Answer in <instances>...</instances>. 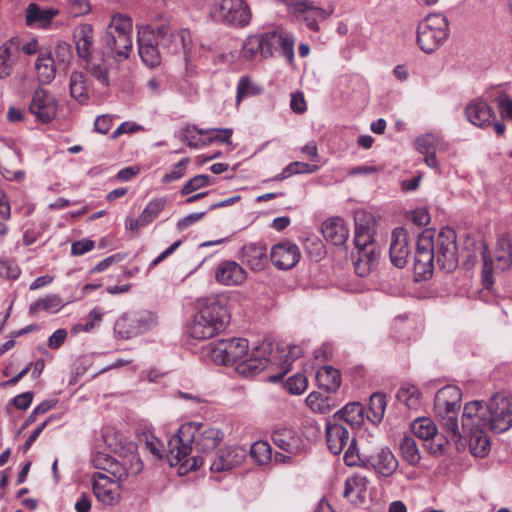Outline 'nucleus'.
I'll return each mask as SVG.
<instances>
[{
  "label": "nucleus",
  "instance_id": "1",
  "mask_svg": "<svg viewBox=\"0 0 512 512\" xmlns=\"http://www.w3.org/2000/svg\"><path fill=\"white\" fill-rule=\"evenodd\" d=\"M137 42L139 56L150 68L161 64L160 49L174 55L182 54L186 63L191 60L194 49L191 32L187 29L174 32L165 20L139 26Z\"/></svg>",
  "mask_w": 512,
  "mask_h": 512
},
{
  "label": "nucleus",
  "instance_id": "2",
  "mask_svg": "<svg viewBox=\"0 0 512 512\" xmlns=\"http://www.w3.org/2000/svg\"><path fill=\"white\" fill-rule=\"evenodd\" d=\"M224 433L215 427L200 422H188L180 426L178 432L168 441L167 457L171 466L181 464L187 470H196L205 463L202 456L189 458L192 443L199 454L212 452L222 442Z\"/></svg>",
  "mask_w": 512,
  "mask_h": 512
},
{
  "label": "nucleus",
  "instance_id": "3",
  "mask_svg": "<svg viewBox=\"0 0 512 512\" xmlns=\"http://www.w3.org/2000/svg\"><path fill=\"white\" fill-rule=\"evenodd\" d=\"M229 323L226 307L216 298L209 299L195 314L188 326V334L197 340H206L223 331Z\"/></svg>",
  "mask_w": 512,
  "mask_h": 512
},
{
  "label": "nucleus",
  "instance_id": "4",
  "mask_svg": "<svg viewBox=\"0 0 512 512\" xmlns=\"http://www.w3.org/2000/svg\"><path fill=\"white\" fill-rule=\"evenodd\" d=\"M125 451L124 454L119 455V458L107 453L96 452L92 455L91 462L96 469L102 470L103 473L118 480H126L129 476L140 474L144 463L134 443H129Z\"/></svg>",
  "mask_w": 512,
  "mask_h": 512
},
{
  "label": "nucleus",
  "instance_id": "5",
  "mask_svg": "<svg viewBox=\"0 0 512 512\" xmlns=\"http://www.w3.org/2000/svg\"><path fill=\"white\" fill-rule=\"evenodd\" d=\"M450 34L449 21L441 13H430L417 26V43L425 53H432L440 48Z\"/></svg>",
  "mask_w": 512,
  "mask_h": 512
},
{
  "label": "nucleus",
  "instance_id": "6",
  "mask_svg": "<svg viewBox=\"0 0 512 512\" xmlns=\"http://www.w3.org/2000/svg\"><path fill=\"white\" fill-rule=\"evenodd\" d=\"M344 462L347 466L372 467L376 473L389 477L398 468V460L393 452L387 448H381L375 455L361 456L358 452L356 440L353 439L349 448L344 453Z\"/></svg>",
  "mask_w": 512,
  "mask_h": 512
},
{
  "label": "nucleus",
  "instance_id": "7",
  "mask_svg": "<svg viewBox=\"0 0 512 512\" xmlns=\"http://www.w3.org/2000/svg\"><path fill=\"white\" fill-rule=\"evenodd\" d=\"M482 428L495 433H504L512 427V396L501 392L494 394L486 404V419Z\"/></svg>",
  "mask_w": 512,
  "mask_h": 512
},
{
  "label": "nucleus",
  "instance_id": "8",
  "mask_svg": "<svg viewBox=\"0 0 512 512\" xmlns=\"http://www.w3.org/2000/svg\"><path fill=\"white\" fill-rule=\"evenodd\" d=\"M209 14L215 22L236 28L248 26L252 19L245 0H219L210 7Z\"/></svg>",
  "mask_w": 512,
  "mask_h": 512
},
{
  "label": "nucleus",
  "instance_id": "9",
  "mask_svg": "<svg viewBox=\"0 0 512 512\" xmlns=\"http://www.w3.org/2000/svg\"><path fill=\"white\" fill-rule=\"evenodd\" d=\"M433 252L437 265L446 272L453 271L458 265L455 231L444 227L435 235L433 231Z\"/></svg>",
  "mask_w": 512,
  "mask_h": 512
},
{
  "label": "nucleus",
  "instance_id": "10",
  "mask_svg": "<svg viewBox=\"0 0 512 512\" xmlns=\"http://www.w3.org/2000/svg\"><path fill=\"white\" fill-rule=\"evenodd\" d=\"M209 356L217 364H233L248 355V341L244 338H231L209 344Z\"/></svg>",
  "mask_w": 512,
  "mask_h": 512
},
{
  "label": "nucleus",
  "instance_id": "11",
  "mask_svg": "<svg viewBox=\"0 0 512 512\" xmlns=\"http://www.w3.org/2000/svg\"><path fill=\"white\" fill-rule=\"evenodd\" d=\"M433 230H424L417 239L414 257V273L417 280H425L432 276L434 260Z\"/></svg>",
  "mask_w": 512,
  "mask_h": 512
},
{
  "label": "nucleus",
  "instance_id": "12",
  "mask_svg": "<svg viewBox=\"0 0 512 512\" xmlns=\"http://www.w3.org/2000/svg\"><path fill=\"white\" fill-rule=\"evenodd\" d=\"M264 58H270L280 51L289 63L294 60V39L283 29H275L261 34Z\"/></svg>",
  "mask_w": 512,
  "mask_h": 512
},
{
  "label": "nucleus",
  "instance_id": "13",
  "mask_svg": "<svg viewBox=\"0 0 512 512\" xmlns=\"http://www.w3.org/2000/svg\"><path fill=\"white\" fill-rule=\"evenodd\" d=\"M29 111L37 121L43 124L49 123L57 115L58 101L52 93L38 87L32 94Z\"/></svg>",
  "mask_w": 512,
  "mask_h": 512
},
{
  "label": "nucleus",
  "instance_id": "14",
  "mask_svg": "<svg viewBox=\"0 0 512 512\" xmlns=\"http://www.w3.org/2000/svg\"><path fill=\"white\" fill-rule=\"evenodd\" d=\"M93 492L98 501L104 505L113 506L119 503L121 498V482L103 472L93 474Z\"/></svg>",
  "mask_w": 512,
  "mask_h": 512
},
{
  "label": "nucleus",
  "instance_id": "15",
  "mask_svg": "<svg viewBox=\"0 0 512 512\" xmlns=\"http://www.w3.org/2000/svg\"><path fill=\"white\" fill-rule=\"evenodd\" d=\"M150 328L147 316L140 313H125L114 324V332L121 339H130Z\"/></svg>",
  "mask_w": 512,
  "mask_h": 512
},
{
  "label": "nucleus",
  "instance_id": "16",
  "mask_svg": "<svg viewBox=\"0 0 512 512\" xmlns=\"http://www.w3.org/2000/svg\"><path fill=\"white\" fill-rule=\"evenodd\" d=\"M268 354H270V345L263 343L256 346L251 354L248 353L240 363L237 364L236 371L245 377L253 376L266 368L268 364Z\"/></svg>",
  "mask_w": 512,
  "mask_h": 512
},
{
  "label": "nucleus",
  "instance_id": "17",
  "mask_svg": "<svg viewBox=\"0 0 512 512\" xmlns=\"http://www.w3.org/2000/svg\"><path fill=\"white\" fill-rule=\"evenodd\" d=\"M102 47L105 55L118 62H122L130 56L132 38L105 32L102 37Z\"/></svg>",
  "mask_w": 512,
  "mask_h": 512
},
{
  "label": "nucleus",
  "instance_id": "18",
  "mask_svg": "<svg viewBox=\"0 0 512 512\" xmlns=\"http://www.w3.org/2000/svg\"><path fill=\"white\" fill-rule=\"evenodd\" d=\"M300 257L298 246L289 241L274 245L270 252L272 264L280 270L293 268L299 262Z\"/></svg>",
  "mask_w": 512,
  "mask_h": 512
},
{
  "label": "nucleus",
  "instance_id": "19",
  "mask_svg": "<svg viewBox=\"0 0 512 512\" xmlns=\"http://www.w3.org/2000/svg\"><path fill=\"white\" fill-rule=\"evenodd\" d=\"M246 458V450L240 446H230L221 449L210 461L212 472H223L241 465Z\"/></svg>",
  "mask_w": 512,
  "mask_h": 512
},
{
  "label": "nucleus",
  "instance_id": "20",
  "mask_svg": "<svg viewBox=\"0 0 512 512\" xmlns=\"http://www.w3.org/2000/svg\"><path fill=\"white\" fill-rule=\"evenodd\" d=\"M353 439L342 423L333 418L326 421V442L332 454H340L345 446H350Z\"/></svg>",
  "mask_w": 512,
  "mask_h": 512
},
{
  "label": "nucleus",
  "instance_id": "21",
  "mask_svg": "<svg viewBox=\"0 0 512 512\" xmlns=\"http://www.w3.org/2000/svg\"><path fill=\"white\" fill-rule=\"evenodd\" d=\"M408 235L404 228H395L392 232L389 249L390 260L398 268H403L409 256Z\"/></svg>",
  "mask_w": 512,
  "mask_h": 512
},
{
  "label": "nucleus",
  "instance_id": "22",
  "mask_svg": "<svg viewBox=\"0 0 512 512\" xmlns=\"http://www.w3.org/2000/svg\"><path fill=\"white\" fill-rule=\"evenodd\" d=\"M215 278L226 286L241 285L247 278L245 269L235 261H222L216 268Z\"/></svg>",
  "mask_w": 512,
  "mask_h": 512
},
{
  "label": "nucleus",
  "instance_id": "23",
  "mask_svg": "<svg viewBox=\"0 0 512 512\" xmlns=\"http://www.w3.org/2000/svg\"><path fill=\"white\" fill-rule=\"evenodd\" d=\"M272 441L276 447L291 455H298L305 451L302 437L289 429L274 431Z\"/></svg>",
  "mask_w": 512,
  "mask_h": 512
},
{
  "label": "nucleus",
  "instance_id": "24",
  "mask_svg": "<svg viewBox=\"0 0 512 512\" xmlns=\"http://www.w3.org/2000/svg\"><path fill=\"white\" fill-rule=\"evenodd\" d=\"M465 115L470 123L480 128L490 125L495 116L493 109L482 99L471 101L465 108Z\"/></svg>",
  "mask_w": 512,
  "mask_h": 512
},
{
  "label": "nucleus",
  "instance_id": "25",
  "mask_svg": "<svg viewBox=\"0 0 512 512\" xmlns=\"http://www.w3.org/2000/svg\"><path fill=\"white\" fill-rule=\"evenodd\" d=\"M58 14L59 11L57 9L41 8L36 3H30L26 8L25 22L29 27L46 29Z\"/></svg>",
  "mask_w": 512,
  "mask_h": 512
},
{
  "label": "nucleus",
  "instance_id": "26",
  "mask_svg": "<svg viewBox=\"0 0 512 512\" xmlns=\"http://www.w3.org/2000/svg\"><path fill=\"white\" fill-rule=\"evenodd\" d=\"M242 261L253 271H262L268 265L267 248L265 245L250 243L242 247Z\"/></svg>",
  "mask_w": 512,
  "mask_h": 512
},
{
  "label": "nucleus",
  "instance_id": "27",
  "mask_svg": "<svg viewBox=\"0 0 512 512\" xmlns=\"http://www.w3.org/2000/svg\"><path fill=\"white\" fill-rule=\"evenodd\" d=\"M348 228L340 217H331L322 224V234L326 241L334 245H343L348 239Z\"/></svg>",
  "mask_w": 512,
  "mask_h": 512
},
{
  "label": "nucleus",
  "instance_id": "28",
  "mask_svg": "<svg viewBox=\"0 0 512 512\" xmlns=\"http://www.w3.org/2000/svg\"><path fill=\"white\" fill-rule=\"evenodd\" d=\"M369 481L365 476L354 474L344 483L343 497L350 503H363Z\"/></svg>",
  "mask_w": 512,
  "mask_h": 512
},
{
  "label": "nucleus",
  "instance_id": "29",
  "mask_svg": "<svg viewBox=\"0 0 512 512\" xmlns=\"http://www.w3.org/2000/svg\"><path fill=\"white\" fill-rule=\"evenodd\" d=\"M37 78L42 84L51 83L56 76V60L51 51H41L35 62Z\"/></svg>",
  "mask_w": 512,
  "mask_h": 512
},
{
  "label": "nucleus",
  "instance_id": "30",
  "mask_svg": "<svg viewBox=\"0 0 512 512\" xmlns=\"http://www.w3.org/2000/svg\"><path fill=\"white\" fill-rule=\"evenodd\" d=\"M482 419H486V407L482 401H471L464 406L462 414V427L464 430L482 428Z\"/></svg>",
  "mask_w": 512,
  "mask_h": 512
},
{
  "label": "nucleus",
  "instance_id": "31",
  "mask_svg": "<svg viewBox=\"0 0 512 512\" xmlns=\"http://www.w3.org/2000/svg\"><path fill=\"white\" fill-rule=\"evenodd\" d=\"M19 53V46L12 41L5 42L0 46V79L11 75Z\"/></svg>",
  "mask_w": 512,
  "mask_h": 512
},
{
  "label": "nucleus",
  "instance_id": "32",
  "mask_svg": "<svg viewBox=\"0 0 512 512\" xmlns=\"http://www.w3.org/2000/svg\"><path fill=\"white\" fill-rule=\"evenodd\" d=\"M94 31L91 25L83 24L74 31V41L77 54L83 59H87L93 49Z\"/></svg>",
  "mask_w": 512,
  "mask_h": 512
},
{
  "label": "nucleus",
  "instance_id": "33",
  "mask_svg": "<svg viewBox=\"0 0 512 512\" xmlns=\"http://www.w3.org/2000/svg\"><path fill=\"white\" fill-rule=\"evenodd\" d=\"M316 381L327 392H336L341 385V373L333 366L326 365L317 371Z\"/></svg>",
  "mask_w": 512,
  "mask_h": 512
},
{
  "label": "nucleus",
  "instance_id": "34",
  "mask_svg": "<svg viewBox=\"0 0 512 512\" xmlns=\"http://www.w3.org/2000/svg\"><path fill=\"white\" fill-rule=\"evenodd\" d=\"M364 410L361 404L352 402L346 404L342 409L338 410L332 418L336 421L349 424L351 427L360 426L364 420Z\"/></svg>",
  "mask_w": 512,
  "mask_h": 512
},
{
  "label": "nucleus",
  "instance_id": "35",
  "mask_svg": "<svg viewBox=\"0 0 512 512\" xmlns=\"http://www.w3.org/2000/svg\"><path fill=\"white\" fill-rule=\"evenodd\" d=\"M63 299L57 294H48L45 297L39 298L33 302L29 307V313L34 315L40 311H45L51 314L59 312L64 307Z\"/></svg>",
  "mask_w": 512,
  "mask_h": 512
},
{
  "label": "nucleus",
  "instance_id": "36",
  "mask_svg": "<svg viewBox=\"0 0 512 512\" xmlns=\"http://www.w3.org/2000/svg\"><path fill=\"white\" fill-rule=\"evenodd\" d=\"M488 428H475L470 433V450L476 457H485L490 450V439L484 433Z\"/></svg>",
  "mask_w": 512,
  "mask_h": 512
},
{
  "label": "nucleus",
  "instance_id": "37",
  "mask_svg": "<svg viewBox=\"0 0 512 512\" xmlns=\"http://www.w3.org/2000/svg\"><path fill=\"white\" fill-rule=\"evenodd\" d=\"M70 95L80 104H84L89 99V90L81 72L74 71L70 75Z\"/></svg>",
  "mask_w": 512,
  "mask_h": 512
},
{
  "label": "nucleus",
  "instance_id": "38",
  "mask_svg": "<svg viewBox=\"0 0 512 512\" xmlns=\"http://www.w3.org/2000/svg\"><path fill=\"white\" fill-rule=\"evenodd\" d=\"M307 406L314 412L328 414L335 408L331 397L323 396L319 392H311L306 398Z\"/></svg>",
  "mask_w": 512,
  "mask_h": 512
},
{
  "label": "nucleus",
  "instance_id": "39",
  "mask_svg": "<svg viewBox=\"0 0 512 512\" xmlns=\"http://www.w3.org/2000/svg\"><path fill=\"white\" fill-rule=\"evenodd\" d=\"M496 260L502 263V268L512 264V235L505 234L499 238L495 250Z\"/></svg>",
  "mask_w": 512,
  "mask_h": 512
},
{
  "label": "nucleus",
  "instance_id": "40",
  "mask_svg": "<svg viewBox=\"0 0 512 512\" xmlns=\"http://www.w3.org/2000/svg\"><path fill=\"white\" fill-rule=\"evenodd\" d=\"M278 3L280 4H283L287 11L293 15H295V17L299 14V13H302V12H305V11H314V13L318 14V15H323L324 14V9H322L321 7L317 6L314 4L313 1L311 0H277Z\"/></svg>",
  "mask_w": 512,
  "mask_h": 512
},
{
  "label": "nucleus",
  "instance_id": "41",
  "mask_svg": "<svg viewBox=\"0 0 512 512\" xmlns=\"http://www.w3.org/2000/svg\"><path fill=\"white\" fill-rule=\"evenodd\" d=\"M132 27V19L129 16L115 14L112 16L110 24L105 32L131 37Z\"/></svg>",
  "mask_w": 512,
  "mask_h": 512
},
{
  "label": "nucleus",
  "instance_id": "42",
  "mask_svg": "<svg viewBox=\"0 0 512 512\" xmlns=\"http://www.w3.org/2000/svg\"><path fill=\"white\" fill-rule=\"evenodd\" d=\"M411 428L416 437L422 440H432L436 437L437 428L429 418H418L411 424Z\"/></svg>",
  "mask_w": 512,
  "mask_h": 512
},
{
  "label": "nucleus",
  "instance_id": "43",
  "mask_svg": "<svg viewBox=\"0 0 512 512\" xmlns=\"http://www.w3.org/2000/svg\"><path fill=\"white\" fill-rule=\"evenodd\" d=\"M387 407L385 394L375 392L370 396L369 400V414L368 418L373 423H378L382 420Z\"/></svg>",
  "mask_w": 512,
  "mask_h": 512
},
{
  "label": "nucleus",
  "instance_id": "44",
  "mask_svg": "<svg viewBox=\"0 0 512 512\" xmlns=\"http://www.w3.org/2000/svg\"><path fill=\"white\" fill-rule=\"evenodd\" d=\"M396 398L409 409H416L420 404V392L414 385H402L396 393Z\"/></svg>",
  "mask_w": 512,
  "mask_h": 512
},
{
  "label": "nucleus",
  "instance_id": "45",
  "mask_svg": "<svg viewBox=\"0 0 512 512\" xmlns=\"http://www.w3.org/2000/svg\"><path fill=\"white\" fill-rule=\"evenodd\" d=\"M241 55L245 59H253L260 55L264 58V50L261 34L250 35L242 45Z\"/></svg>",
  "mask_w": 512,
  "mask_h": 512
},
{
  "label": "nucleus",
  "instance_id": "46",
  "mask_svg": "<svg viewBox=\"0 0 512 512\" xmlns=\"http://www.w3.org/2000/svg\"><path fill=\"white\" fill-rule=\"evenodd\" d=\"M402 457L410 465H416L420 461V453L413 436H404L400 442Z\"/></svg>",
  "mask_w": 512,
  "mask_h": 512
},
{
  "label": "nucleus",
  "instance_id": "47",
  "mask_svg": "<svg viewBox=\"0 0 512 512\" xmlns=\"http://www.w3.org/2000/svg\"><path fill=\"white\" fill-rule=\"evenodd\" d=\"M250 456L259 464L266 465L272 459V449L266 441H256L251 445Z\"/></svg>",
  "mask_w": 512,
  "mask_h": 512
},
{
  "label": "nucleus",
  "instance_id": "48",
  "mask_svg": "<svg viewBox=\"0 0 512 512\" xmlns=\"http://www.w3.org/2000/svg\"><path fill=\"white\" fill-rule=\"evenodd\" d=\"M215 183V178L206 174H199L189 179L181 188L180 194L185 196L189 195L201 188L208 187Z\"/></svg>",
  "mask_w": 512,
  "mask_h": 512
},
{
  "label": "nucleus",
  "instance_id": "49",
  "mask_svg": "<svg viewBox=\"0 0 512 512\" xmlns=\"http://www.w3.org/2000/svg\"><path fill=\"white\" fill-rule=\"evenodd\" d=\"M355 226L354 244L358 251L365 249L368 246H376L373 241V234L369 227L360 225L358 222H356Z\"/></svg>",
  "mask_w": 512,
  "mask_h": 512
},
{
  "label": "nucleus",
  "instance_id": "50",
  "mask_svg": "<svg viewBox=\"0 0 512 512\" xmlns=\"http://www.w3.org/2000/svg\"><path fill=\"white\" fill-rule=\"evenodd\" d=\"M167 204L166 197H159L151 200L142 211V218L151 223L163 211Z\"/></svg>",
  "mask_w": 512,
  "mask_h": 512
},
{
  "label": "nucleus",
  "instance_id": "51",
  "mask_svg": "<svg viewBox=\"0 0 512 512\" xmlns=\"http://www.w3.org/2000/svg\"><path fill=\"white\" fill-rule=\"evenodd\" d=\"M439 141V137L433 133H427L421 137H418L415 141L416 149L421 154H429L436 152V145Z\"/></svg>",
  "mask_w": 512,
  "mask_h": 512
},
{
  "label": "nucleus",
  "instance_id": "52",
  "mask_svg": "<svg viewBox=\"0 0 512 512\" xmlns=\"http://www.w3.org/2000/svg\"><path fill=\"white\" fill-rule=\"evenodd\" d=\"M441 419L442 427L453 440L460 438L457 413L437 415Z\"/></svg>",
  "mask_w": 512,
  "mask_h": 512
},
{
  "label": "nucleus",
  "instance_id": "53",
  "mask_svg": "<svg viewBox=\"0 0 512 512\" xmlns=\"http://www.w3.org/2000/svg\"><path fill=\"white\" fill-rule=\"evenodd\" d=\"M330 14H331V11H327L325 9H324V14L321 16L314 13V11H312V10L311 11L307 10L305 12L299 13L296 16V18L299 20H302L310 30L318 31L319 30L318 22L327 19L330 16Z\"/></svg>",
  "mask_w": 512,
  "mask_h": 512
},
{
  "label": "nucleus",
  "instance_id": "54",
  "mask_svg": "<svg viewBox=\"0 0 512 512\" xmlns=\"http://www.w3.org/2000/svg\"><path fill=\"white\" fill-rule=\"evenodd\" d=\"M462 392L454 385H447L439 389L435 395V402L444 403L443 401H461Z\"/></svg>",
  "mask_w": 512,
  "mask_h": 512
},
{
  "label": "nucleus",
  "instance_id": "55",
  "mask_svg": "<svg viewBox=\"0 0 512 512\" xmlns=\"http://www.w3.org/2000/svg\"><path fill=\"white\" fill-rule=\"evenodd\" d=\"M260 92L261 89L258 86L253 85L248 78L242 77L237 85L236 102L239 104L243 98L260 94Z\"/></svg>",
  "mask_w": 512,
  "mask_h": 512
},
{
  "label": "nucleus",
  "instance_id": "56",
  "mask_svg": "<svg viewBox=\"0 0 512 512\" xmlns=\"http://www.w3.org/2000/svg\"><path fill=\"white\" fill-rule=\"evenodd\" d=\"M89 72L93 78H95L98 83L103 87H109L110 79H109V69L108 66L103 63H92L89 66Z\"/></svg>",
  "mask_w": 512,
  "mask_h": 512
},
{
  "label": "nucleus",
  "instance_id": "57",
  "mask_svg": "<svg viewBox=\"0 0 512 512\" xmlns=\"http://www.w3.org/2000/svg\"><path fill=\"white\" fill-rule=\"evenodd\" d=\"M189 163V158L181 159L177 164L174 165L171 172L163 176L161 182L164 184H168L182 178L186 174V170Z\"/></svg>",
  "mask_w": 512,
  "mask_h": 512
},
{
  "label": "nucleus",
  "instance_id": "58",
  "mask_svg": "<svg viewBox=\"0 0 512 512\" xmlns=\"http://www.w3.org/2000/svg\"><path fill=\"white\" fill-rule=\"evenodd\" d=\"M308 386L307 378L304 374H296L288 378L286 388L291 394H302Z\"/></svg>",
  "mask_w": 512,
  "mask_h": 512
},
{
  "label": "nucleus",
  "instance_id": "59",
  "mask_svg": "<svg viewBox=\"0 0 512 512\" xmlns=\"http://www.w3.org/2000/svg\"><path fill=\"white\" fill-rule=\"evenodd\" d=\"M500 114L512 121V99L504 92H500L495 98Z\"/></svg>",
  "mask_w": 512,
  "mask_h": 512
},
{
  "label": "nucleus",
  "instance_id": "60",
  "mask_svg": "<svg viewBox=\"0 0 512 512\" xmlns=\"http://www.w3.org/2000/svg\"><path fill=\"white\" fill-rule=\"evenodd\" d=\"M68 8L70 15L73 17L86 15L91 11L89 0H70Z\"/></svg>",
  "mask_w": 512,
  "mask_h": 512
},
{
  "label": "nucleus",
  "instance_id": "61",
  "mask_svg": "<svg viewBox=\"0 0 512 512\" xmlns=\"http://www.w3.org/2000/svg\"><path fill=\"white\" fill-rule=\"evenodd\" d=\"M439 403L434 401V410L437 415L458 413L460 401H443Z\"/></svg>",
  "mask_w": 512,
  "mask_h": 512
},
{
  "label": "nucleus",
  "instance_id": "62",
  "mask_svg": "<svg viewBox=\"0 0 512 512\" xmlns=\"http://www.w3.org/2000/svg\"><path fill=\"white\" fill-rule=\"evenodd\" d=\"M94 247L95 243L90 239L75 241L71 245V254L74 256H80L91 251Z\"/></svg>",
  "mask_w": 512,
  "mask_h": 512
},
{
  "label": "nucleus",
  "instance_id": "63",
  "mask_svg": "<svg viewBox=\"0 0 512 512\" xmlns=\"http://www.w3.org/2000/svg\"><path fill=\"white\" fill-rule=\"evenodd\" d=\"M303 169H301V162H292L288 166H286L281 173L276 175L273 180L275 181H281L288 177H291L292 175L296 174H302Z\"/></svg>",
  "mask_w": 512,
  "mask_h": 512
},
{
  "label": "nucleus",
  "instance_id": "64",
  "mask_svg": "<svg viewBox=\"0 0 512 512\" xmlns=\"http://www.w3.org/2000/svg\"><path fill=\"white\" fill-rule=\"evenodd\" d=\"M355 272L360 277H366L370 274L374 266L371 265V260L364 259L358 255L356 261L354 262Z\"/></svg>",
  "mask_w": 512,
  "mask_h": 512
}]
</instances>
